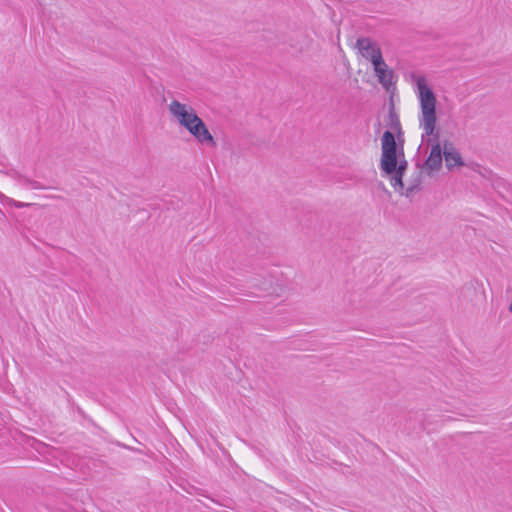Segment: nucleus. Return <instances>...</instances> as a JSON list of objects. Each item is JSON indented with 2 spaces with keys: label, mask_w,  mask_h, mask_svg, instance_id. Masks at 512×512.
Returning <instances> with one entry per match:
<instances>
[{
  "label": "nucleus",
  "mask_w": 512,
  "mask_h": 512,
  "mask_svg": "<svg viewBox=\"0 0 512 512\" xmlns=\"http://www.w3.org/2000/svg\"><path fill=\"white\" fill-rule=\"evenodd\" d=\"M509 311L512 312V303L509 306Z\"/></svg>",
  "instance_id": "obj_12"
},
{
  "label": "nucleus",
  "mask_w": 512,
  "mask_h": 512,
  "mask_svg": "<svg viewBox=\"0 0 512 512\" xmlns=\"http://www.w3.org/2000/svg\"><path fill=\"white\" fill-rule=\"evenodd\" d=\"M172 120L181 128L186 127L198 117L196 110L189 104L173 99L167 105Z\"/></svg>",
  "instance_id": "obj_3"
},
{
  "label": "nucleus",
  "mask_w": 512,
  "mask_h": 512,
  "mask_svg": "<svg viewBox=\"0 0 512 512\" xmlns=\"http://www.w3.org/2000/svg\"><path fill=\"white\" fill-rule=\"evenodd\" d=\"M409 77L418 101V124L422 131V138L427 137V144H431V150L427 159L418 168L424 175L434 177L441 170L443 162L442 146L438 141H433L437 137L438 100L426 75L412 72Z\"/></svg>",
  "instance_id": "obj_1"
},
{
  "label": "nucleus",
  "mask_w": 512,
  "mask_h": 512,
  "mask_svg": "<svg viewBox=\"0 0 512 512\" xmlns=\"http://www.w3.org/2000/svg\"><path fill=\"white\" fill-rule=\"evenodd\" d=\"M185 130L201 145H216L213 135L199 116L195 119V122L192 121Z\"/></svg>",
  "instance_id": "obj_5"
},
{
  "label": "nucleus",
  "mask_w": 512,
  "mask_h": 512,
  "mask_svg": "<svg viewBox=\"0 0 512 512\" xmlns=\"http://www.w3.org/2000/svg\"><path fill=\"white\" fill-rule=\"evenodd\" d=\"M355 48L357 49L358 54L366 61H369L371 65L383 59L379 44L371 38H358L355 44Z\"/></svg>",
  "instance_id": "obj_4"
},
{
  "label": "nucleus",
  "mask_w": 512,
  "mask_h": 512,
  "mask_svg": "<svg viewBox=\"0 0 512 512\" xmlns=\"http://www.w3.org/2000/svg\"><path fill=\"white\" fill-rule=\"evenodd\" d=\"M10 197L5 196L3 193L0 192V202L7 205V200H9Z\"/></svg>",
  "instance_id": "obj_11"
},
{
  "label": "nucleus",
  "mask_w": 512,
  "mask_h": 512,
  "mask_svg": "<svg viewBox=\"0 0 512 512\" xmlns=\"http://www.w3.org/2000/svg\"><path fill=\"white\" fill-rule=\"evenodd\" d=\"M442 154L448 170L452 171L455 168L464 166V161L460 152L451 143L445 141L442 147Z\"/></svg>",
  "instance_id": "obj_7"
},
{
  "label": "nucleus",
  "mask_w": 512,
  "mask_h": 512,
  "mask_svg": "<svg viewBox=\"0 0 512 512\" xmlns=\"http://www.w3.org/2000/svg\"><path fill=\"white\" fill-rule=\"evenodd\" d=\"M372 67L378 82L387 92L395 87L394 71L389 68L384 59L377 61Z\"/></svg>",
  "instance_id": "obj_6"
},
{
  "label": "nucleus",
  "mask_w": 512,
  "mask_h": 512,
  "mask_svg": "<svg viewBox=\"0 0 512 512\" xmlns=\"http://www.w3.org/2000/svg\"><path fill=\"white\" fill-rule=\"evenodd\" d=\"M253 287L266 293H273L276 290V282L271 275L259 276L253 279Z\"/></svg>",
  "instance_id": "obj_8"
},
{
  "label": "nucleus",
  "mask_w": 512,
  "mask_h": 512,
  "mask_svg": "<svg viewBox=\"0 0 512 512\" xmlns=\"http://www.w3.org/2000/svg\"><path fill=\"white\" fill-rule=\"evenodd\" d=\"M7 205L13 206V207H16V208H23V207H28L31 204L30 203L16 201V200L10 198L9 200H7Z\"/></svg>",
  "instance_id": "obj_10"
},
{
  "label": "nucleus",
  "mask_w": 512,
  "mask_h": 512,
  "mask_svg": "<svg viewBox=\"0 0 512 512\" xmlns=\"http://www.w3.org/2000/svg\"><path fill=\"white\" fill-rule=\"evenodd\" d=\"M407 167L403 148L397 146L392 132L385 131L381 138L382 176L389 179L395 192L408 198L421 189L424 174L417 167L408 175Z\"/></svg>",
  "instance_id": "obj_2"
},
{
  "label": "nucleus",
  "mask_w": 512,
  "mask_h": 512,
  "mask_svg": "<svg viewBox=\"0 0 512 512\" xmlns=\"http://www.w3.org/2000/svg\"><path fill=\"white\" fill-rule=\"evenodd\" d=\"M389 118H390L391 128L394 129L395 131L399 130L400 129V121L398 119V116L393 111H391L389 113Z\"/></svg>",
  "instance_id": "obj_9"
}]
</instances>
